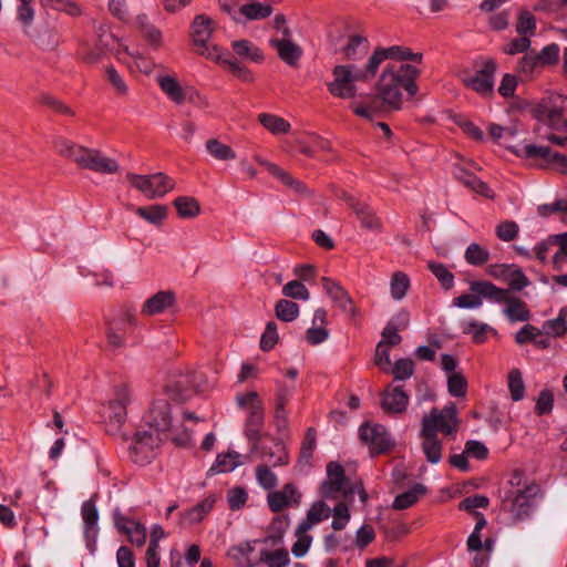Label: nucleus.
<instances>
[{
	"mask_svg": "<svg viewBox=\"0 0 567 567\" xmlns=\"http://www.w3.org/2000/svg\"><path fill=\"white\" fill-rule=\"evenodd\" d=\"M403 53L386 56L381 65L382 72L375 83V94L367 95L361 101L350 104L352 112L360 117L373 120L384 112L400 111L403 107V92L413 97L419 92L416 80L421 71L408 63H421L422 53H414L406 47L392 45Z\"/></svg>",
	"mask_w": 567,
	"mask_h": 567,
	"instance_id": "nucleus-1",
	"label": "nucleus"
},
{
	"mask_svg": "<svg viewBox=\"0 0 567 567\" xmlns=\"http://www.w3.org/2000/svg\"><path fill=\"white\" fill-rule=\"evenodd\" d=\"M203 420L193 412L184 411L182 422L174 423L171 413V405L165 399L153 401L145 417L148 431H152L164 439L172 441L177 446H190L193 443L194 426Z\"/></svg>",
	"mask_w": 567,
	"mask_h": 567,
	"instance_id": "nucleus-2",
	"label": "nucleus"
},
{
	"mask_svg": "<svg viewBox=\"0 0 567 567\" xmlns=\"http://www.w3.org/2000/svg\"><path fill=\"white\" fill-rule=\"evenodd\" d=\"M400 53L403 51L398 48H377L362 70L354 71L353 65L334 66L333 80L327 84L329 93L339 99H353L357 94L355 82H367L373 79L386 56Z\"/></svg>",
	"mask_w": 567,
	"mask_h": 567,
	"instance_id": "nucleus-3",
	"label": "nucleus"
},
{
	"mask_svg": "<svg viewBox=\"0 0 567 567\" xmlns=\"http://www.w3.org/2000/svg\"><path fill=\"white\" fill-rule=\"evenodd\" d=\"M53 147L60 156L74 162L80 168L100 174H115L120 171L118 163L99 150L84 147L63 137L54 140Z\"/></svg>",
	"mask_w": 567,
	"mask_h": 567,
	"instance_id": "nucleus-4",
	"label": "nucleus"
},
{
	"mask_svg": "<svg viewBox=\"0 0 567 567\" xmlns=\"http://www.w3.org/2000/svg\"><path fill=\"white\" fill-rule=\"evenodd\" d=\"M470 288L471 291L483 296L492 302L504 303L503 313L511 322H525L532 317L527 303L520 298L512 296L509 290L484 280L471 282Z\"/></svg>",
	"mask_w": 567,
	"mask_h": 567,
	"instance_id": "nucleus-5",
	"label": "nucleus"
},
{
	"mask_svg": "<svg viewBox=\"0 0 567 567\" xmlns=\"http://www.w3.org/2000/svg\"><path fill=\"white\" fill-rule=\"evenodd\" d=\"M534 117L558 135L567 134V96L551 94L533 109Z\"/></svg>",
	"mask_w": 567,
	"mask_h": 567,
	"instance_id": "nucleus-6",
	"label": "nucleus"
},
{
	"mask_svg": "<svg viewBox=\"0 0 567 567\" xmlns=\"http://www.w3.org/2000/svg\"><path fill=\"white\" fill-rule=\"evenodd\" d=\"M216 28L217 22L205 13L195 16L190 25V37L196 53L213 61H219L221 56V49L217 45L209 44V40Z\"/></svg>",
	"mask_w": 567,
	"mask_h": 567,
	"instance_id": "nucleus-7",
	"label": "nucleus"
},
{
	"mask_svg": "<svg viewBox=\"0 0 567 567\" xmlns=\"http://www.w3.org/2000/svg\"><path fill=\"white\" fill-rule=\"evenodd\" d=\"M105 337L112 348L125 346L127 333L137 326L135 313L127 307H121L105 318Z\"/></svg>",
	"mask_w": 567,
	"mask_h": 567,
	"instance_id": "nucleus-8",
	"label": "nucleus"
},
{
	"mask_svg": "<svg viewBox=\"0 0 567 567\" xmlns=\"http://www.w3.org/2000/svg\"><path fill=\"white\" fill-rule=\"evenodd\" d=\"M539 492L540 487L535 483L527 484L516 493L509 492L503 499L502 508L511 513L514 523L523 520L530 515L534 501Z\"/></svg>",
	"mask_w": 567,
	"mask_h": 567,
	"instance_id": "nucleus-9",
	"label": "nucleus"
},
{
	"mask_svg": "<svg viewBox=\"0 0 567 567\" xmlns=\"http://www.w3.org/2000/svg\"><path fill=\"white\" fill-rule=\"evenodd\" d=\"M164 441L167 440L148 430L136 432L130 447L131 460L142 466L150 464L158 455Z\"/></svg>",
	"mask_w": 567,
	"mask_h": 567,
	"instance_id": "nucleus-10",
	"label": "nucleus"
},
{
	"mask_svg": "<svg viewBox=\"0 0 567 567\" xmlns=\"http://www.w3.org/2000/svg\"><path fill=\"white\" fill-rule=\"evenodd\" d=\"M126 179L150 199L161 198L175 187V181L164 173L151 175L126 174Z\"/></svg>",
	"mask_w": 567,
	"mask_h": 567,
	"instance_id": "nucleus-11",
	"label": "nucleus"
},
{
	"mask_svg": "<svg viewBox=\"0 0 567 567\" xmlns=\"http://www.w3.org/2000/svg\"><path fill=\"white\" fill-rule=\"evenodd\" d=\"M354 486L350 485L344 475V468L337 462L327 465V478L320 486V494L324 498H336L340 493L344 496L353 495Z\"/></svg>",
	"mask_w": 567,
	"mask_h": 567,
	"instance_id": "nucleus-12",
	"label": "nucleus"
},
{
	"mask_svg": "<svg viewBox=\"0 0 567 567\" xmlns=\"http://www.w3.org/2000/svg\"><path fill=\"white\" fill-rule=\"evenodd\" d=\"M197 379L193 371L172 373L165 384V393L173 401L184 402L197 391Z\"/></svg>",
	"mask_w": 567,
	"mask_h": 567,
	"instance_id": "nucleus-13",
	"label": "nucleus"
},
{
	"mask_svg": "<svg viewBox=\"0 0 567 567\" xmlns=\"http://www.w3.org/2000/svg\"><path fill=\"white\" fill-rule=\"evenodd\" d=\"M496 69V63L488 60L484 62L483 66L473 74H464L462 82L466 87L484 97L492 96L494 92V75Z\"/></svg>",
	"mask_w": 567,
	"mask_h": 567,
	"instance_id": "nucleus-14",
	"label": "nucleus"
},
{
	"mask_svg": "<svg viewBox=\"0 0 567 567\" xmlns=\"http://www.w3.org/2000/svg\"><path fill=\"white\" fill-rule=\"evenodd\" d=\"M134 395L126 384L114 388L113 398L104 406V416L121 426L127 415V406L133 402Z\"/></svg>",
	"mask_w": 567,
	"mask_h": 567,
	"instance_id": "nucleus-15",
	"label": "nucleus"
},
{
	"mask_svg": "<svg viewBox=\"0 0 567 567\" xmlns=\"http://www.w3.org/2000/svg\"><path fill=\"white\" fill-rule=\"evenodd\" d=\"M430 425L432 432L441 431L445 435H451L457 430V411L454 403L444 406L443 410L432 409L422 420V426Z\"/></svg>",
	"mask_w": 567,
	"mask_h": 567,
	"instance_id": "nucleus-16",
	"label": "nucleus"
},
{
	"mask_svg": "<svg viewBox=\"0 0 567 567\" xmlns=\"http://www.w3.org/2000/svg\"><path fill=\"white\" fill-rule=\"evenodd\" d=\"M156 82L166 97L176 105L195 103L197 91L193 86L182 85L173 75H158Z\"/></svg>",
	"mask_w": 567,
	"mask_h": 567,
	"instance_id": "nucleus-17",
	"label": "nucleus"
},
{
	"mask_svg": "<svg viewBox=\"0 0 567 567\" xmlns=\"http://www.w3.org/2000/svg\"><path fill=\"white\" fill-rule=\"evenodd\" d=\"M360 440L369 446L371 454H381L393 446V441L386 429L380 424L365 423L359 429Z\"/></svg>",
	"mask_w": 567,
	"mask_h": 567,
	"instance_id": "nucleus-18",
	"label": "nucleus"
},
{
	"mask_svg": "<svg viewBox=\"0 0 567 567\" xmlns=\"http://www.w3.org/2000/svg\"><path fill=\"white\" fill-rule=\"evenodd\" d=\"M321 285L326 293L331 298L332 302L350 318L359 315V309L354 305L353 299L340 282L329 277L321 278Z\"/></svg>",
	"mask_w": 567,
	"mask_h": 567,
	"instance_id": "nucleus-19",
	"label": "nucleus"
},
{
	"mask_svg": "<svg viewBox=\"0 0 567 567\" xmlns=\"http://www.w3.org/2000/svg\"><path fill=\"white\" fill-rule=\"evenodd\" d=\"M518 155L525 158H540L546 167H551L561 174H567V156L547 146L525 145Z\"/></svg>",
	"mask_w": 567,
	"mask_h": 567,
	"instance_id": "nucleus-20",
	"label": "nucleus"
},
{
	"mask_svg": "<svg viewBox=\"0 0 567 567\" xmlns=\"http://www.w3.org/2000/svg\"><path fill=\"white\" fill-rule=\"evenodd\" d=\"M175 305L176 293L172 290H161L143 302L141 307V315L144 317L162 315L174 308Z\"/></svg>",
	"mask_w": 567,
	"mask_h": 567,
	"instance_id": "nucleus-21",
	"label": "nucleus"
},
{
	"mask_svg": "<svg viewBox=\"0 0 567 567\" xmlns=\"http://www.w3.org/2000/svg\"><path fill=\"white\" fill-rule=\"evenodd\" d=\"M301 501V493L289 483L280 491H272L267 496L268 506L271 512L279 513L286 507L298 506Z\"/></svg>",
	"mask_w": 567,
	"mask_h": 567,
	"instance_id": "nucleus-22",
	"label": "nucleus"
},
{
	"mask_svg": "<svg viewBox=\"0 0 567 567\" xmlns=\"http://www.w3.org/2000/svg\"><path fill=\"white\" fill-rule=\"evenodd\" d=\"M99 44L92 47L90 43H83L80 49L81 59L90 64L96 63L101 60L105 50H113L112 43L116 42L111 33L100 29L99 30Z\"/></svg>",
	"mask_w": 567,
	"mask_h": 567,
	"instance_id": "nucleus-23",
	"label": "nucleus"
},
{
	"mask_svg": "<svg viewBox=\"0 0 567 567\" xmlns=\"http://www.w3.org/2000/svg\"><path fill=\"white\" fill-rule=\"evenodd\" d=\"M409 404V395L404 392L403 386L389 385L383 394L381 400L382 409L388 414H399L403 413L406 410Z\"/></svg>",
	"mask_w": 567,
	"mask_h": 567,
	"instance_id": "nucleus-24",
	"label": "nucleus"
},
{
	"mask_svg": "<svg viewBox=\"0 0 567 567\" xmlns=\"http://www.w3.org/2000/svg\"><path fill=\"white\" fill-rule=\"evenodd\" d=\"M215 495H208L202 502L181 513L179 525L183 528L200 523L214 508Z\"/></svg>",
	"mask_w": 567,
	"mask_h": 567,
	"instance_id": "nucleus-25",
	"label": "nucleus"
},
{
	"mask_svg": "<svg viewBox=\"0 0 567 567\" xmlns=\"http://www.w3.org/2000/svg\"><path fill=\"white\" fill-rule=\"evenodd\" d=\"M257 540L243 542L231 546L227 556L237 567H255L259 564V558L254 557L255 544Z\"/></svg>",
	"mask_w": 567,
	"mask_h": 567,
	"instance_id": "nucleus-26",
	"label": "nucleus"
},
{
	"mask_svg": "<svg viewBox=\"0 0 567 567\" xmlns=\"http://www.w3.org/2000/svg\"><path fill=\"white\" fill-rule=\"evenodd\" d=\"M343 198L357 215L362 228L368 230L381 229L380 219L375 216L374 212L369 207L368 204L358 202L352 196L346 194L343 195Z\"/></svg>",
	"mask_w": 567,
	"mask_h": 567,
	"instance_id": "nucleus-27",
	"label": "nucleus"
},
{
	"mask_svg": "<svg viewBox=\"0 0 567 567\" xmlns=\"http://www.w3.org/2000/svg\"><path fill=\"white\" fill-rule=\"evenodd\" d=\"M269 44L277 51L279 59L291 66L297 64L302 54L301 48L289 38H271Z\"/></svg>",
	"mask_w": 567,
	"mask_h": 567,
	"instance_id": "nucleus-28",
	"label": "nucleus"
},
{
	"mask_svg": "<svg viewBox=\"0 0 567 567\" xmlns=\"http://www.w3.org/2000/svg\"><path fill=\"white\" fill-rule=\"evenodd\" d=\"M453 174L457 181H460L464 186L474 193L486 198H494V193L488 187V185L464 167L456 165L454 167Z\"/></svg>",
	"mask_w": 567,
	"mask_h": 567,
	"instance_id": "nucleus-29",
	"label": "nucleus"
},
{
	"mask_svg": "<svg viewBox=\"0 0 567 567\" xmlns=\"http://www.w3.org/2000/svg\"><path fill=\"white\" fill-rule=\"evenodd\" d=\"M422 449L430 463L436 464L442 458V443L437 439L436 433L432 432L430 425L421 429Z\"/></svg>",
	"mask_w": 567,
	"mask_h": 567,
	"instance_id": "nucleus-30",
	"label": "nucleus"
},
{
	"mask_svg": "<svg viewBox=\"0 0 567 567\" xmlns=\"http://www.w3.org/2000/svg\"><path fill=\"white\" fill-rule=\"evenodd\" d=\"M251 452L258 453V456L264 460L268 466H281L288 464L289 462L288 453L281 443H276L274 447L258 444L257 450H254L252 444Z\"/></svg>",
	"mask_w": 567,
	"mask_h": 567,
	"instance_id": "nucleus-31",
	"label": "nucleus"
},
{
	"mask_svg": "<svg viewBox=\"0 0 567 567\" xmlns=\"http://www.w3.org/2000/svg\"><path fill=\"white\" fill-rule=\"evenodd\" d=\"M235 401L239 409L246 410L247 416H265V406L256 391L238 393Z\"/></svg>",
	"mask_w": 567,
	"mask_h": 567,
	"instance_id": "nucleus-32",
	"label": "nucleus"
},
{
	"mask_svg": "<svg viewBox=\"0 0 567 567\" xmlns=\"http://www.w3.org/2000/svg\"><path fill=\"white\" fill-rule=\"evenodd\" d=\"M330 515L331 509L326 503L321 501L316 502L308 509L306 518L298 526H300L302 533L309 532L315 525L329 518Z\"/></svg>",
	"mask_w": 567,
	"mask_h": 567,
	"instance_id": "nucleus-33",
	"label": "nucleus"
},
{
	"mask_svg": "<svg viewBox=\"0 0 567 567\" xmlns=\"http://www.w3.org/2000/svg\"><path fill=\"white\" fill-rule=\"evenodd\" d=\"M462 332L472 337L476 344L486 342L488 333L496 334L497 331L485 322L468 320L462 323Z\"/></svg>",
	"mask_w": 567,
	"mask_h": 567,
	"instance_id": "nucleus-34",
	"label": "nucleus"
},
{
	"mask_svg": "<svg viewBox=\"0 0 567 567\" xmlns=\"http://www.w3.org/2000/svg\"><path fill=\"white\" fill-rule=\"evenodd\" d=\"M239 22L245 20H261L268 18L272 13V7L270 4L251 1L243 4L238 9Z\"/></svg>",
	"mask_w": 567,
	"mask_h": 567,
	"instance_id": "nucleus-35",
	"label": "nucleus"
},
{
	"mask_svg": "<svg viewBox=\"0 0 567 567\" xmlns=\"http://www.w3.org/2000/svg\"><path fill=\"white\" fill-rule=\"evenodd\" d=\"M426 493V487L422 484H415L411 489L399 494L393 502V508L398 511L406 509L413 506L421 496Z\"/></svg>",
	"mask_w": 567,
	"mask_h": 567,
	"instance_id": "nucleus-36",
	"label": "nucleus"
},
{
	"mask_svg": "<svg viewBox=\"0 0 567 567\" xmlns=\"http://www.w3.org/2000/svg\"><path fill=\"white\" fill-rule=\"evenodd\" d=\"M135 23L152 47L159 48L162 45V32L150 22L145 14L137 16Z\"/></svg>",
	"mask_w": 567,
	"mask_h": 567,
	"instance_id": "nucleus-37",
	"label": "nucleus"
},
{
	"mask_svg": "<svg viewBox=\"0 0 567 567\" xmlns=\"http://www.w3.org/2000/svg\"><path fill=\"white\" fill-rule=\"evenodd\" d=\"M174 206L181 218H194L200 213L198 200L190 196H179L175 198Z\"/></svg>",
	"mask_w": 567,
	"mask_h": 567,
	"instance_id": "nucleus-38",
	"label": "nucleus"
},
{
	"mask_svg": "<svg viewBox=\"0 0 567 567\" xmlns=\"http://www.w3.org/2000/svg\"><path fill=\"white\" fill-rule=\"evenodd\" d=\"M206 150L217 161H233L237 157L235 151L217 138H209L205 143Z\"/></svg>",
	"mask_w": 567,
	"mask_h": 567,
	"instance_id": "nucleus-39",
	"label": "nucleus"
},
{
	"mask_svg": "<svg viewBox=\"0 0 567 567\" xmlns=\"http://www.w3.org/2000/svg\"><path fill=\"white\" fill-rule=\"evenodd\" d=\"M258 121L272 134H286L291 127L289 122L274 114L260 113L258 115Z\"/></svg>",
	"mask_w": 567,
	"mask_h": 567,
	"instance_id": "nucleus-40",
	"label": "nucleus"
},
{
	"mask_svg": "<svg viewBox=\"0 0 567 567\" xmlns=\"http://www.w3.org/2000/svg\"><path fill=\"white\" fill-rule=\"evenodd\" d=\"M135 213L150 224L158 226L167 217V207L164 205L156 204L151 206L137 207L135 209Z\"/></svg>",
	"mask_w": 567,
	"mask_h": 567,
	"instance_id": "nucleus-41",
	"label": "nucleus"
},
{
	"mask_svg": "<svg viewBox=\"0 0 567 567\" xmlns=\"http://www.w3.org/2000/svg\"><path fill=\"white\" fill-rule=\"evenodd\" d=\"M411 282L409 276L403 271H395L390 280V293L394 300H402L409 289Z\"/></svg>",
	"mask_w": 567,
	"mask_h": 567,
	"instance_id": "nucleus-42",
	"label": "nucleus"
},
{
	"mask_svg": "<svg viewBox=\"0 0 567 567\" xmlns=\"http://www.w3.org/2000/svg\"><path fill=\"white\" fill-rule=\"evenodd\" d=\"M231 47L239 56H244L251 62L260 63L264 60L261 50L248 40L234 41Z\"/></svg>",
	"mask_w": 567,
	"mask_h": 567,
	"instance_id": "nucleus-43",
	"label": "nucleus"
},
{
	"mask_svg": "<svg viewBox=\"0 0 567 567\" xmlns=\"http://www.w3.org/2000/svg\"><path fill=\"white\" fill-rule=\"evenodd\" d=\"M265 416H246L244 433L247 440L254 444V450L258 449V442L261 437Z\"/></svg>",
	"mask_w": 567,
	"mask_h": 567,
	"instance_id": "nucleus-44",
	"label": "nucleus"
},
{
	"mask_svg": "<svg viewBox=\"0 0 567 567\" xmlns=\"http://www.w3.org/2000/svg\"><path fill=\"white\" fill-rule=\"evenodd\" d=\"M260 163L265 165V167L267 168V171L270 174H272L278 179H280L281 183H284L285 185L293 188L296 192L302 193L306 189L305 185L300 181L292 177L288 172L284 171L276 164H272L269 162H260Z\"/></svg>",
	"mask_w": 567,
	"mask_h": 567,
	"instance_id": "nucleus-45",
	"label": "nucleus"
},
{
	"mask_svg": "<svg viewBox=\"0 0 567 567\" xmlns=\"http://www.w3.org/2000/svg\"><path fill=\"white\" fill-rule=\"evenodd\" d=\"M241 464V455L237 452H227L219 454L216 458L215 464L212 466V471L217 473H227L235 470Z\"/></svg>",
	"mask_w": 567,
	"mask_h": 567,
	"instance_id": "nucleus-46",
	"label": "nucleus"
},
{
	"mask_svg": "<svg viewBox=\"0 0 567 567\" xmlns=\"http://www.w3.org/2000/svg\"><path fill=\"white\" fill-rule=\"evenodd\" d=\"M299 306L288 299H280L275 305V315L277 319L285 322H291L296 320L299 316Z\"/></svg>",
	"mask_w": 567,
	"mask_h": 567,
	"instance_id": "nucleus-47",
	"label": "nucleus"
},
{
	"mask_svg": "<svg viewBox=\"0 0 567 567\" xmlns=\"http://www.w3.org/2000/svg\"><path fill=\"white\" fill-rule=\"evenodd\" d=\"M115 54L120 61L125 63H130L127 58L134 59L136 68L143 73L148 74L152 71L151 62L142 58L137 52H131L127 45L118 43Z\"/></svg>",
	"mask_w": 567,
	"mask_h": 567,
	"instance_id": "nucleus-48",
	"label": "nucleus"
},
{
	"mask_svg": "<svg viewBox=\"0 0 567 567\" xmlns=\"http://www.w3.org/2000/svg\"><path fill=\"white\" fill-rule=\"evenodd\" d=\"M427 268L440 281L442 288L450 290L454 286V275L445 265L436 261H429Z\"/></svg>",
	"mask_w": 567,
	"mask_h": 567,
	"instance_id": "nucleus-49",
	"label": "nucleus"
},
{
	"mask_svg": "<svg viewBox=\"0 0 567 567\" xmlns=\"http://www.w3.org/2000/svg\"><path fill=\"white\" fill-rule=\"evenodd\" d=\"M267 563L270 567H286L290 563L288 551L284 548L276 550H262L259 555V563Z\"/></svg>",
	"mask_w": 567,
	"mask_h": 567,
	"instance_id": "nucleus-50",
	"label": "nucleus"
},
{
	"mask_svg": "<svg viewBox=\"0 0 567 567\" xmlns=\"http://www.w3.org/2000/svg\"><path fill=\"white\" fill-rule=\"evenodd\" d=\"M344 55L349 60H357L368 51V40L361 35H351L343 49Z\"/></svg>",
	"mask_w": 567,
	"mask_h": 567,
	"instance_id": "nucleus-51",
	"label": "nucleus"
},
{
	"mask_svg": "<svg viewBox=\"0 0 567 567\" xmlns=\"http://www.w3.org/2000/svg\"><path fill=\"white\" fill-rule=\"evenodd\" d=\"M465 260L472 266H482L489 259V251L476 243H472L465 250Z\"/></svg>",
	"mask_w": 567,
	"mask_h": 567,
	"instance_id": "nucleus-52",
	"label": "nucleus"
},
{
	"mask_svg": "<svg viewBox=\"0 0 567 567\" xmlns=\"http://www.w3.org/2000/svg\"><path fill=\"white\" fill-rule=\"evenodd\" d=\"M508 389L511 398L514 401H519L525 395V384L523 381L522 372L518 369H512L508 373Z\"/></svg>",
	"mask_w": 567,
	"mask_h": 567,
	"instance_id": "nucleus-53",
	"label": "nucleus"
},
{
	"mask_svg": "<svg viewBox=\"0 0 567 567\" xmlns=\"http://www.w3.org/2000/svg\"><path fill=\"white\" fill-rule=\"evenodd\" d=\"M505 282L509 287L508 290H514V291H522L524 288H526L530 284L529 279L522 271V269L515 265H513V267L511 268Z\"/></svg>",
	"mask_w": 567,
	"mask_h": 567,
	"instance_id": "nucleus-54",
	"label": "nucleus"
},
{
	"mask_svg": "<svg viewBox=\"0 0 567 567\" xmlns=\"http://www.w3.org/2000/svg\"><path fill=\"white\" fill-rule=\"evenodd\" d=\"M282 295L287 298L308 300L310 292L307 287L298 280H291L282 287Z\"/></svg>",
	"mask_w": 567,
	"mask_h": 567,
	"instance_id": "nucleus-55",
	"label": "nucleus"
},
{
	"mask_svg": "<svg viewBox=\"0 0 567 567\" xmlns=\"http://www.w3.org/2000/svg\"><path fill=\"white\" fill-rule=\"evenodd\" d=\"M388 372L393 374L394 380L410 379L414 373V362L411 359H399L393 367L390 365Z\"/></svg>",
	"mask_w": 567,
	"mask_h": 567,
	"instance_id": "nucleus-56",
	"label": "nucleus"
},
{
	"mask_svg": "<svg viewBox=\"0 0 567 567\" xmlns=\"http://www.w3.org/2000/svg\"><path fill=\"white\" fill-rule=\"evenodd\" d=\"M295 535L297 540L291 547V553L295 557L300 558L305 556L309 550L312 543V537L308 534V532L302 533L300 526H297Z\"/></svg>",
	"mask_w": 567,
	"mask_h": 567,
	"instance_id": "nucleus-57",
	"label": "nucleus"
},
{
	"mask_svg": "<svg viewBox=\"0 0 567 567\" xmlns=\"http://www.w3.org/2000/svg\"><path fill=\"white\" fill-rule=\"evenodd\" d=\"M447 390L453 396H465L467 381L460 372H453L447 378Z\"/></svg>",
	"mask_w": 567,
	"mask_h": 567,
	"instance_id": "nucleus-58",
	"label": "nucleus"
},
{
	"mask_svg": "<svg viewBox=\"0 0 567 567\" xmlns=\"http://www.w3.org/2000/svg\"><path fill=\"white\" fill-rule=\"evenodd\" d=\"M256 478L258 484L265 489H272L277 485V476L267 464L256 467Z\"/></svg>",
	"mask_w": 567,
	"mask_h": 567,
	"instance_id": "nucleus-59",
	"label": "nucleus"
},
{
	"mask_svg": "<svg viewBox=\"0 0 567 567\" xmlns=\"http://www.w3.org/2000/svg\"><path fill=\"white\" fill-rule=\"evenodd\" d=\"M536 29V21L534 16L528 11H520L517 23H516V31L520 35H532L534 34Z\"/></svg>",
	"mask_w": 567,
	"mask_h": 567,
	"instance_id": "nucleus-60",
	"label": "nucleus"
},
{
	"mask_svg": "<svg viewBox=\"0 0 567 567\" xmlns=\"http://www.w3.org/2000/svg\"><path fill=\"white\" fill-rule=\"evenodd\" d=\"M295 393V384L278 383L275 392L274 406L286 409Z\"/></svg>",
	"mask_w": 567,
	"mask_h": 567,
	"instance_id": "nucleus-61",
	"label": "nucleus"
},
{
	"mask_svg": "<svg viewBox=\"0 0 567 567\" xmlns=\"http://www.w3.org/2000/svg\"><path fill=\"white\" fill-rule=\"evenodd\" d=\"M333 513V520H332V528L334 530H342L348 522L350 520V512L348 508V505L343 502H340L337 504L332 511Z\"/></svg>",
	"mask_w": 567,
	"mask_h": 567,
	"instance_id": "nucleus-62",
	"label": "nucleus"
},
{
	"mask_svg": "<svg viewBox=\"0 0 567 567\" xmlns=\"http://www.w3.org/2000/svg\"><path fill=\"white\" fill-rule=\"evenodd\" d=\"M279 336L277 332V324L270 321L266 324V329L260 338V349L262 351L271 350L278 342Z\"/></svg>",
	"mask_w": 567,
	"mask_h": 567,
	"instance_id": "nucleus-63",
	"label": "nucleus"
},
{
	"mask_svg": "<svg viewBox=\"0 0 567 567\" xmlns=\"http://www.w3.org/2000/svg\"><path fill=\"white\" fill-rule=\"evenodd\" d=\"M543 68L536 52L526 53L517 65V71L526 76H530L536 70Z\"/></svg>",
	"mask_w": 567,
	"mask_h": 567,
	"instance_id": "nucleus-64",
	"label": "nucleus"
}]
</instances>
